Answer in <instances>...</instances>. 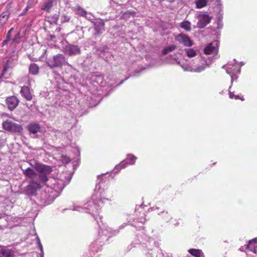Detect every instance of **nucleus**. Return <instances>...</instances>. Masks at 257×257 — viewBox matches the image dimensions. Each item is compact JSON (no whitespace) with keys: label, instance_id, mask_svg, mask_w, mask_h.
Instances as JSON below:
<instances>
[{"label":"nucleus","instance_id":"33","mask_svg":"<svg viewBox=\"0 0 257 257\" xmlns=\"http://www.w3.org/2000/svg\"><path fill=\"white\" fill-rule=\"evenodd\" d=\"M61 22L62 23L68 22L70 20V17L68 16H67L65 14L61 15Z\"/></svg>","mask_w":257,"mask_h":257},{"label":"nucleus","instance_id":"35","mask_svg":"<svg viewBox=\"0 0 257 257\" xmlns=\"http://www.w3.org/2000/svg\"><path fill=\"white\" fill-rule=\"evenodd\" d=\"M37 242H38V245H39V248H40V249L41 250V253L39 254V255H40L39 257H44V252H43V246H42V244L40 242V240L39 237H37Z\"/></svg>","mask_w":257,"mask_h":257},{"label":"nucleus","instance_id":"11","mask_svg":"<svg viewBox=\"0 0 257 257\" xmlns=\"http://www.w3.org/2000/svg\"><path fill=\"white\" fill-rule=\"evenodd\" d=\"M222 68L226 69H229L233 72V74H239L240 66L238 63L235 60L229 62L226 65H223Z\"/></svg>","mask_w":257,"mask_h":257},{"label":"nucleus","instance_id":"21","mask_svg":"<svg viewBox=\"0 0 257 257\" xmlns=\"http://www.w3.org/2000/svg\"><path fill=\"white\" fill-rule=\"evenodd\" d=\"M74 11L76 14L78 15L83 17H84L85 15L86 14L87 12L79 6H76L74 8Z\"/></svg>","mask_w":257,"mask_h":257},{"label":"nucleus","instance_id":"41","mask_svg":"<svg viewBox=\"0 0 257 257\" xmlns=\"http://www.w3.org/2000/svg\"><path fill=\"white\" fill-rule=\"evenodd\" d=\"M238 64H239V66H240V68L242 66H243V65H244V63H242V62H241V63H238Z\"/></svg>","mask_w":257,"mask_h":257},{"label":"nucleus","instance_id":"34","mask_svg":"<svg viewBox=\"0 0 257 257\" xmlns=\"http://www.w3.org/2000/svg\"><path fill=\"white\" fill-rule=\"evenodd\" d=\"M231 87V85L230 86L229 88V97L231 99L234 98L235 99H241L242 100H243V98H239V96L238 95H235L233 94V92H231L230 90Z\"/></svg>","mask_w":257,"mask_h":257},{"label":"nucleus","instance_id":"15","mask_svg":"<svg viewBox=\"0 0 257 257\" xmlns=\"http://www.w3.org/2000/svg\"><path fill=\"white\" fill-rule=\"evenodd\" d=\"M22 96L27 100H31L32 99V95L30 93V89L28 86H23L21 88L20 91Z\"/></svg>","mask_w":257,"mask_h":257},{"label":"nucleus","instance_id":"3","mask_svg":"<svg viewBox=\"0 0 257 257\" xmlns=\"http://www.w3.org/2000/svg\"><path fill=\"white\" fill-rule=\"evenodd\" d=\"M203 63L198 66L188 65L185 64H180L181 67L184 71L193 72L200 73L204 71L206 68L209 67L213 62L212 57H207L203 58Z\"/></svg>","mask_w":257,"mask_h":257},{"label":"nucleus","instance_id":"17","mask_svg":"<svg viewBox=\"0 0 257 257\" xmlns=\"http://www.w3.org/2000/svg\"><path fill=\"white\" fill-rule=\"evenodd\" d=\"M14 252L10 249L2 248L0 245V257H14Z\"/></svg>","mask_w":257,"mask_h":257},{"label":"nucleus","instance_id":"38","mask_svg":"<svg viewBox=\"0 0 257 257\" xmlns=\"http://www.w3.org/2000/svg\"><path fill=\"white\" fill-rule=\"evenodd\" d=\"M53 18L54 19L53 22H56L58 21V20L59 16H58V15L57 14H55V15H53Z\"/></svg>","mask_w":257,"mask_h":257},{"label":"nucleus","instance_id":"7","mask_svg":"<svg viewBox=\"0 0 257 257\" xmlns=\"http://www.w3.org/2000/svg\"><path fill=\"white\" fill-rule=\"evenodd\" d=\"M175 40L186 47H191L193 45V42L189 37L185 34H180L175 37Z\"/></svg>","mask_w":257,"mask_h":257},{"label":"nucleus","instance_id":"10","mask_svg":"<svg viewBox=\"0 0 257 257\" xmlns=\"http://www.w3.org/2000/svg\"><path fill=\"white\" fill-rule=\"evenodd\" d=\"M64 53L69 56L78 55L80 53V48L77 45H68L64 48Z\"/></svg>","mask_w":257,"mask_h":257},{"label":"nucleus","instance_id":"43","mask_svg":"<svg viewBox=\"0 0 257 257\" xmlns=\"http://www.w3.org/2000/svg\"><path fill=\"white\" fill-rule=\"evenodd\" d=\"M30 84H31V81H29V84L30 85Z\"/></svg>","mask_w":257,"mask_h":257},{"label":"nucleus","instance_id":"9","mask_svg":"<svg viewBox=\"0 0 257 257\" xmlns=\"http://www.w3.org/2000/svg\"><path fill=\"white\" fill-rule=\"evenodd\" d=\"M198 22L197 24V27L199 28H204L210 23V17L207 14H200L197 17Z\"/></svg>","mask_w":257,"mask_h":257},{"label":"nucleus","instance_id":"22","mask_svg":"<svg viewBox=\"0 0 257 257\" xmlns=\"http://www.w3.org/2000/svg\"><path fill=\"white\" fill-rule=\"evenodd\" d=\"M39 68L37 65L32 63L29 66V72L33 75H36L39 73Z\"/></svg>","mask_w":257,"mask_h":257},{"label":"nucleus","instance_id":"14","mask_svg":"<svg viewBox=\"0 0 257 257\" xmlns=\"http://www.w3.org/2000/svg\"><path fill=\"white\" fill-rule=\"evenodd\" d=\"M93 24L96 34H100L104 31V23L102 20L98 19Z\"/></svg>","mask_w":257,"mask_h":257},{"label":"nucleus","instance_id":"28","mask_svg":"<svg viewBox=\"0 0 257 257\" xmlns=\"http://www.w3.org/2000/svg\"><path fill=\"white\" fill-rule=\"evenodd\" d=\"M52 6H53V4L51 1L45 2L44 3V4L42 7V10L47 11V12H49L52 7Z\"/></svg>","mask_w":257,"mask_h":257},{"label":"nucleus","instance_id":"13","mask_svg":"<svg viewBox=\"0 0 257 257\" xmlns=\"http://www.w3.org/2000/svg\"><path fill=\"white\" fill-rule=\"evenodd\" d=\"M6 100L8 107L11 110H14L18 106L19 102L18 99L15 96L8 97Z\"/></svg>","mask_w":257,"mask_h":257},{"label":"nucleus","instance_id":"30","mask_svg":"<svg viewBox=\"0 0 257 257\" xmlns=\"http://www.w3.org/2000/svg\"><path fill=\"white\" fill-rule=\"evenodd\" d=\"M226 72L231 77V83L232 84L234 80L237 79V76H236L237 74H233V72L232 71V70L229 69H226Z\"/></svg>","mask_w":257,"mask_h":257},{"label":"nucleus","instance_id":"16","mask_svg":"<svg viewBox=\"0 0 257 257\" xmlns=\"http://www.w3.org/2000/svg\"><path fill=\"white\" fill-rule=\"evenodd\" d=\"M257 243V238H255L249 240L248 243L246 245V248L250 251L256 253L257 251L256 244Z\"/></svg>","mask_w":257,"mask_h":257},{"label":"nucleus","instance_id":"31","mask_svg":"<svg viewBox=\"0 0 257 257\" xmlns=\"http://www.w3.org/2000/svg\"><path fill=\"white\" fill-rule=\"evenodd\" d=\"M84 17L92 23L94 22V17L91 13L86 12V14L85 15Z\"/></svg>","mask_w":257,"mask_h":257},{"label":"nucleus","instance_id":"36","mask_svg":"<svg viewBox=\"0 0 257 257\" xmlns=\"http://www.w3.org/2000/svg\"><path fill=\"white\" fill-rule=\"evenodd\" d=\"M70 159L67 156H62V161L63 163L67 164L70 162Z\"/></svg>","mask_w":257,"mask_h":257},{"label":"nucleus","instance_id":"23","mask_svg":"<svg viewBox=\"0 0 257 257\" xmlns=\"http://www.w3.org/2000/svg\"><path fill=\"white\" fill-rule=\"evenodd\" d=\"M191 24L188 21H184L180 23V26L186 31H190L191 29Z\"/></svg>","mask_w":257,"mask_h":257},{"label":"nucleus","instance_id":"26","mask_svg":"<svg viewBox=\"0 0 257 257\" xmlns=\"http://www.w3.org/2000/svg\"><path fill=\"white\" fill-rule=\"evenodd\" d=\"M55 183H53V187H52L54 190H62L64 188L63 184L61 181L56 180L54 181Z\"/></svg>","mask_w":257,"mask_h":257},{"label":"nucleus","instance_id":"39","mask_svg":"<svg viewBox=\"0 0 257 257\" xmlns=\"http://www.w3.org/2000/svg\"><path fill=\"white\" fill-rule=\"evenodd\" d=\"M32 1V0H30V1H29V2H28V3H29V5H30L31 1ZM29 6H27V7L25 8V12L28 11V10H29Z\"/></svg>","mask_w":257,"mask_h":257},{"label":"nucleus","instance_id":"32","mask_svg":"<svg viewBox=\"0 0 257 257\" xmlns=\"http://www.w3.org/2000/svg\"><path fill=\"white\" fill-rule=\"evenodd\" d=\"M13 30V28H11L8 32L7 35V39L5 40L3 42V45L4 46L6 45L9 41H10L11 38V32Z\"/></svg>","mask_w":257,"mask_h":257},{"label":"nucleus","instance_id":"12","mask_svg":"<svg viewBox=\"0 0 257 257\" xmlns=\"http://www.w3.org/2000/svg\"><path fill=\"white\" fill-rule=\"evenodd\" d=\"M218 51V43L217 41L209 44L204 50L205 54L207 55L216 54Z\"/></svg>","mask_w":257,"mask_h":257},{"label":"nucleus","instance_id":"29","mask_svg":"<svg viewBox=\"0 0 257 257\" xmlns=\"http://www.w3.org/2000/svg\"><path fill=\"white\" fill-rule=\"evenodd\" d=\"M162 218L166 222H168L171 218V214L167 211H162L159 214Z\"/></svg>","mask_w":257,"mask_h":257},{"label":"nucleus","instance_id":"6","mask_svg":"<svg viewBox=\"0 0 257 257\" xmlns=\"http://www.w3.org/2000/svg\"><path fill=\"white\" fill-rule=\"evenodd\" d=\"M137 159V157L132 154L128 155L125 160L122 161L119 165L116 166L114 169V173L118 172L121 169L125 168L127 165H134Z\"/></svg>","mask_w":257,"mask_h":257},{"label":"nucleus","instance_id":"1","mask_svg":"<svg viewBox=\"0 0 257 257\" xmlns=\"http://www.w3.org/2000/svg\"><path fill=\"white\" fill-rule=\"evenodd\" d=\"M102 178V175L98 176L99 181L96 185L91 199L86 202L83 207L78 204H74L72 209L73 210L85 212L92 215H95L98 213L100 207L103 205V201L107 200L104 189L105 181H103Z\"/></svg>","mask_w":257,"mask_h":257},{"label":"nucleus","instance_id":"27","mask_svg":"<svg viewBox=\"0 0 257 257\" xmlns=\"http://www.w3.org/2000/svg\"><path fill=\"white\" fill-rule=\"evenodd\" d=\"M176 48H177V47L175 45H172L168 46L166 47V48H165L163 50V54H167L169 53V52L175 50Z\"/></svg>","mask_w":257,"mask_h":257},{"label":"nucleus","instance_id":"20","mask_svg":"<svg viewBox=\"0 0 257 257\" xmlns=\"http://www.w3.org/2000/svg\"><path fill=\"white\" fill-rule=\"evenodd\" d=\"M185 55L189 58L195 57L197 54V51L193 48H186L184 49Z\"/></svg>","mask_w":257,"mask_h":257},{"label":"nucleus","instance_id":"44","mask_svg":"<svg viewBox=\"0 0 257 257\" xmlns=\"http://www.w3.org/2000/svg\"><path fill=\"white\" fill-rule=\"evenodd\" d=\"M122 82H123V81H121V82L119 83V84H120L122 83Z\"/></svg>","mask_w":257,"mask_h":257},{"label":"nucleus","instance_id":"25","mask_svg":"<svg viewBox=\"0 0 257 257\" xmlns=\"http://www.w3.org/2000/svg\"><path fill=\"white\" fill-rule=\"evenodd\" d=\"M9 12L7 11L2 13L0 15V24L5 23L9 17Z\"/></svg>","mask_w":257,"mask_h":257},{"label":"nucleus","instance_id":"37","mask_svg":"<svg viewBox=\"0 0 257 257\" xmlns=\"http://www.w3.org/2000/svg\"><path fill=\"white\" fill-rule=\"evenodd\" d=\"M148 242H149V244H150V246H151L152 244H153L155 246H156L155 242L154 241L153 239L151 238H149V240H148Z\"/></svg>","mask_w":257,"mask_h":257},{"label":"nucleus","instance_id":"42","mask_svg":"<svg viewBox=\"0 0 257 257\" xmlns=\"http://www.w3.org/2000/svg\"><path fill=\"white\" fill-rule=\"evenodd\" d=\"M179 224V222H177V223L175 224V225H177Z\"/></svg>","mask_w":257,"mask_h":257},{"label":"nucleus","instance_id":"18","mask_svg":"<svg viewBox=\"0 0 257 257\" xmlns=\"http://www.w3.org/2000/svg\"><path fill=\"white\" fill-rule=\"evenodd\" d=\"M40 125L36 123H31L28 126V129L30 133L36 134L40 132Z\"/></svg>","mask_w":257,"mask_h":257},{"label":"nucleus","instance_id":"8","mask_svg":"<svg viewBox=\"0 0 257 257\" xmlns=\"http://www.w3.org/2000/svg\"><path fill=\"white\" fill-rule=\"evenodd\" d=\"M117 230H112L110 228L106 227L104 229H102L101 232H99V236H100V239L101 240L100 242H104L108 240V237L110 236L108 235V234L112 235L118 233Z\"/></svg>","mask_w":257,"mask_h":257},{"label":"nucleus","instance_id":"4","mask_svg":"<svg viewBox=\"0 0 257 257\" xmlns=\"http://www.w3.org/2000/svg\"><path fill=\"white\" fill-rule=\"evenodd\" d=\"M48 65L51 68L60 67L66 64L71 67V65L66 62L65 56L63 54H58L53 56V58L47 61Z\"/></svg>","mask_w":257,"mask_h":257},{"label":"nucleus","instance_id":"2","mask_svg":"<svg viewBox=\"0 0 257 257\" xmlns=\"http://www.w3.org/2000/svg\"><path fill=\"white\" fill-rule=\"evenodd\" d=\"M36 169L39 172V174H37L31 168L23 169V172L25 176L31 180L30 184L27 187L28 189H33V191H36L37 189L41 188L43 185L46 184L48 180L47 175L52 171L51 166L42 164L37 165Z\"/></svg>","mask_w":257,"mask_h":257},{"label":"nucleus","instance_id":"5","mask_svg":"<svg viewBox=\"0 0 257 257\" xmlns=\"http://www.w3.org/2000/svg\"><path fill=\"white\" fill-rule=\"evenodd\" d=\"M3 127L5 130L11 132L21 133L23 131V127L21 124L16 123L10 120L4 121Z\"/></svg>","mask_w":257,"mask_h":257},{"label":"nucleus","instance_id":"19","mask_svg":"<svg viewBox=\"0 0 257 257\" xmlns=\"http://www.w3.org/2000/svg\"><path fill=\"white\" fill-rule=\"evenodd\" d=\"M189 253L195 257H205L202 251L199 249H190L188 250Z\"/></svg>","mask_w":257,"mask_h":257},{"label":"nucleus","instance_id":"24","mask_svg":"<svg viewBox=\"0 0 257 257\" xmlns=\"http://www.w3.org/2000/svg\"><path fill=\"white\" fill-rule=\"evenodd\" d=\"M208 0H197L195 2L196 8L201 9L207 6Z\"/></svg>","mask_w":257,"mask_h":257},{"label":"nucleus","instance_id":"40","mask_svg":"<svg viewBox=\"0 0 257 257\" xmlns=\"http://www.w3.org/2000/svg\"><path fill=\"white\" fill-rule=\"evenodd\" d=\"M126 226V224L124 223L123 224L121 225L120 226V228H123L124 226Z\"/></svg>","mask_w":257,"mask_h":257}]
</instances>
